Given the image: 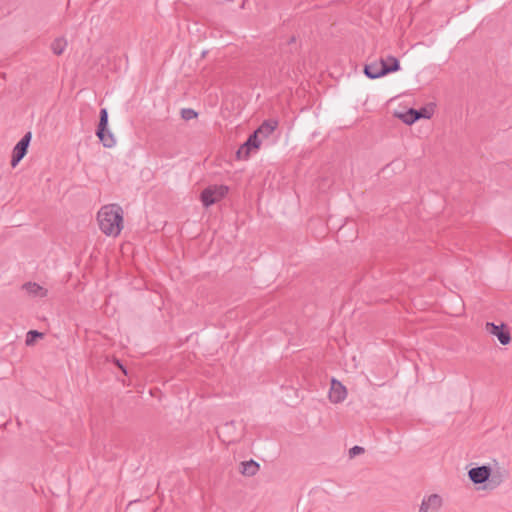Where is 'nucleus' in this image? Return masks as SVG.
<instances>
[{
    "label": "nucleus",
    "mask_w": 512,
    "mask_h": 512,
    "mask_svg": "<svg viewBox=\"0 0 512 512\" xmlns=\"http://www.w3.org/2000/svg\"><path fill=\"white\" fill-rule=\"evenodd\" d=\"M97 219L100 230L107 236H117L123 228V210L118 204L103 206Z\"/></svg>",
    "instance_id": "nucleus-1"
},
{
    "label": "nucleus",
    "mask_w": 512,
    "mask_h": 512,
    "mask_svg": "<svg viewBox=\"0 0 512 512\" xmlns=\"http://www.w3.org/2000/svg\"><path fill=\"white\" fill-rule=\"evenodd\" d=\"M243 428L244 424L241 420L231 419L223 424L218 425L216 427V432L218 437L224 443L230 444L238 441L241 438Z\"/></svg>",
    "instance_id": "nucleus-2"
},
{
    "label": "nucleus",
    "mask_w": 512,
    "mask_h": 512,
    "mask_svg": "<svg viewBox=\"0 0 512 512\" xmlns=\"http://www.w3.org/2000/svg\"><path fill=\"white\" fill-rule=\"evenodd\" d=\"M229 189L226 185H210L206 187L200 194V200L205 208L212 206L223 199Z\"/></svg>",
    "instance_id": "nucleus-3"
},
{
    "label": "nucleus",
    "mask_w": 512,
    "mask_h": 512,
    "mask_svg": "<svg viewBox=\"0 0 512 512\" xmlns=\"http://www.w3.org/2000/svg\"><path fill=\"white\" fill-rule=\"evenodd\" d=\"M261 140L257 136V132L251 133L246 141L236 151V158L238 160H247L253 151L259 149Z\"/></svg>",
    "instance_id": "nucleus-4"
},
{
    "label": "nucleus",
    "mask_w": 512,
    "mask_h": 512,
    "mask_svg": "<svg viewBox=\"0 0 512 512\" xmlns=\"http://www.w3.org/2000/svg\"><path fill=\"white\" fill-rule=\"evenodd\" d=\"M32 134L27 132L14 146L11 156V166L15 168L19 162L26 156L31 142Z\"/></svg>",
    "instance_id": "nucleus-5"
},
{
    "label": "nucleus",
    "mask_w": 512,
    "mask_h": 512,
    "mask_svg": "<svg viewBox=\"0 0 512 512\" xmlns=\"http://www.w3.org/2000/svg\"><path fill=\"white\" fill-rule=\"evenodd\" d=\"M486 331L497 337L502 345H507L511 342V335L508 326L504 323L496 325L493 322H487Z\"/></svg>",
    "instance_id": "nucleus-6"
},
{
    "label": "nucleus",
    "mask_w": 512,
    "mask_h": 512,
    "mask_svg": "<svg viewBox=\"0 0 512 512\" xmlns=\"http://www.w3.org/2000/svg\"><path fill=\"white\" fill-rule=\"evenodd\" d=\"M491 476V467L482 465L471 468L468 471V477L473 484H488V479Z\"/></svg>",
    "instance_id": "nucleus-7"
},
{
    "label": "nucleus",
    "mask_w": 512,
    "mask_h": 512,
    "mask_svg": "<svg viewBox=\"0 0 512 512\" xmlns=\"http://www.w3.org/2000/svg\"><path fill=\"white\" fill-rule=\"evenodd\" d=\"M397 66L398 65L393 64L391 69H395V68H397ZM389 70H390V68L389 69L383 68L381 60H379V61H374L372 63L366 64L364 66L363 72H364L365 76L368 77L369 79H377V78L387 75Z\"/></svg>",
    "instance_id": "nucleus-8"
},
{
    "label": "nucleus",
    "mask_w": 512,
    "mask_h": 512,
    "mask_svg": "<svg viewBox=\"0 0 512 512\" xmlns=\"http://www.w3.org/2000/svg\"><path fill=\"white\" fill-rule=\"evenodd\" d=\"M508 477V471L502 467L491 468V476L488 479V484L484 488L493 490L497 488Z\"/></svg>",
    "instance_id": "nucleus-9"
},
{
    "label": "nucleus",
    "mask_w": 512,
    "mask_h": 512,
    "mask_svg": "<svg viewBox=\"0 0 512 512\" xmlns=\"http://www.w3.org/2000/svg\"><path fill=\"white\" fill-rule=\"evenodd\" d=\"M347 396L346 387L335 378L331 379V386L329 390V399L333 403L342 402Z\"/></svg>",
    "instance_id": "nucleus-10"
},
{
    "label": "nucleus",
    "mask_w": 512,
    "mask_h": 512,
    "mask_svg": "<svg viewBox=\"0 0 512 512\" xmlns=\"http://www.w3.org/2000/svg\"><path fill=\"white\" fill-rule=\"evenodd\" d=\"M442 505V498L438 494H431L422 500L419 512H437Z\"/></svg>",
    "instance_id": "nucleus-11"
},
{
    "label": "nucleus",
    "mask_w": 512,
    "mask_h": 512,
    "mask_svg": "<svg viewBox=\"0 0 512 512\" xmlns=\"http://www.w3.org/2000/svg\"><path fill=\"white\" fill-rule=\"evenodd\" d=\"M278 127V121L275 119H268L254 131L257 132V136L262 135L264 138L269 137Z\"/></svg>",
    "instance_id": "nucleus-12"
},
{
    "label": "nucleus",
    "mask_w": 512,
    "mask_h": 512,
    "mask_svg": "<svg viewBox=\"0 0 512 512\" xmlns=\"http://www.w3.org/2000/svg\"><path fill=\"white\" fill-rule=\"evenodd\" d=\"M240 472L244 476L252 477L257 474L260 469V465L258 462L250 459L248 461H242L240 463Z\"/></svg>",
    "instance_id": "nucleus-13"
},
{
    "label": "nucleus",
    "mask_w": 512,
    "mask_h": 512,
    "mask_svg": "<svg viewBox=\"0 0 512 512\" xmlns=\"http://www.w3.org/2000/svg\"><path fill=\"white\" fill-rule=\"evenodd\" d=\"M96 136L98 137L99 141L105 148H112L116 145V139L114 134L110 131L109 127H106L105 131H102V133L95 132Z\"/></svg>",
    "instance_id": "nucleus-14"
},
{
    "label": "nucleus",
    "mask_w": 512,
    "mask_h": 512,
    "mask_svg": "<svg viewBox=\"0 0 512 512\" xmlns=\"http://www.w3.org/2000/svg\"><path fill=\"white\" fill-rule=\"evenodd\" d=\"M421 116L423 114H420L417 109L410 108L407 111L398 114V118L402 120L403 123L407 125H412L415 122H417L419 119H421Z\"/></svg>",
    "instance_id": "nucleus-15"
},
{
    "label": "nucleus",
    "mask_w": 512,
    "mask_h": 512,
    "mask_svg": "<svg viewBox=\"0 0 512 512\" xmlns=\"http://www.w3.org/2000/svg\"><path fill=\"white\" fill-rule=\"evenodd\" d=\"M23 289L26 290V292L29 295L37 296V297H46L47 296V289L43 288L39 284L35 282H27L23 285Z\"/></svg>",
    "instance_id": "nucleus-16"
},
{
    "label": "nucleus",
    "mask_w": 512,
    "mask_h": 512,
    "mask_svg": "<svg viewBox=\"0 0 512 512\" xmlns=\"http://www.w3.org/2000/svg\"><path fill=\"white\" fill-rule=\"evenodd\" d=\"M381 63H382V67L385 68V69H389L393 66V64H396L398 65L397 68L395 69H390L388 71V74L389 73H393V72H397L400 70V61L398 60V58L394 57V56H391V55H388L386 58H381Z\"/></svg>",
    "instance_id": "nucleus-17"
},
{
    "label": "nucleus",
    "mask_w": 512,
    "mask_h": 512,
    "mask_svg": "<svg viewBox=\"0 0 512 512\" xmlns=\"http://www.w3.org/2000/svg\"><path fill=\"white\" fill-rule=\"evenodd\" d=\"M109 123V115L108 110L106 108H101L99 112V122L96 128V131L102 133V131L106 130Z\"/></svg>",
    "instance_id": "nucleus-18"
},
{
    "label": "nucleus",
    "mask_w": 512,
    "mask_h": 512,
    "mask_svg": "<svg viewBox=\"0 0 512 512\" xmlns=\"http://www.w3.org/2000/svg\"><path fill=\"white\" fill-rule=\"evenodd\" d=\"M67 46V41L64 38H56L52 44L51 49L55 55H61Z\"/></svg>",
    "instance_id": "nucleus-19"
},
{
    "label": "nucleus",
    "mask_w": 512,
    "mask_h": 512,
    "mask_svg": "<svg viewBox=\"0 0 512 512\" xmlns=\"http://www.w3.org/2000/svg\"><path fill=\"white\" fill-rule=\"evenodd\" d=\"M44 337V333L39 332L38 330H29L26 334L25 343L27 346H32L36 343L38 339Z\"/></svg>",
    "instance_id": "nucleus-20"
},
{
    "label": "nucleus",
    "mask_w": 512,
    "mask_h": 512,
    "mask_svg": "<svg viewBox=\"0 0 512 512\" xmlns=\"http://www.w3.org/2000/svg\"><path fill=\"white\" fill-rule=\"evenodd\" d=\"M197 116H198V113L192 108H183L181 110V117H182V119H184L186 121L197 118Z\"/></svg>",
    "instance_id": "nucleus-21"
},
{
    "label": "nucleus",
    "mask_w": 512,
    "mask_h": 512,
    "mask_svg": "<svg viewBox=\"0 0 512 512\" xmlns=\"http://www.w3.org/2000/svg\"><path fill=\"white\" fill-rule=\"evenodd\" d=\"M365 452V449L361 446L355 445L349 450V457L354 458L358 455H361Z\"/></svg>",
    "instance_id": "nucleus-22"
},
{
    "label": "nucleus",
    "mask_w": 512,
    "mask_h": 512,
    "mask_svg": "<svg viewBox=\"0 0 512 512\" xmlns=\"http://www.w3.org/2000/svg\"><path fill=\"white\" fill-rule=\"evenodd\" d=\"M417 111L420 113V114H423V116H421V118H424V119H429L431 118L432 116V111L429 110L427 107H422L420 109H417Z\"/></svg>",
    "instance_id": "nucleus-23"
},
{
    "label": "nucleus",
    "mask_w": 512,
    "mask_h": 512,
    "mask_svg": "<svg viewBox=\"0 0 512 512\" xmlns=\"http://www.w3.org/2000/svg\"><path fill=\"white\" fill-rule=\"evenodd\" d=\"M113 362L123 372V374L128 375L127 368L123 365V363L119 359L114 358Z\"/></svg>",
    "instance_id": "nucleus-24"
},
{
    "label": "nucleus",
    "mask_w": 512,
    "mask_h": 512,
    "mask_svg": "<svg viewBox=\"0 0 512 512\" xmlns=\"http://www.w3.org/2000/svg\"><path fill=\"white\" fill-rule=\"evenodd\" d=\"M18 425H21V422H19V418H16Z\"/></svg>",
    "instance_id": "nucleus-25"
}]
</instances>
